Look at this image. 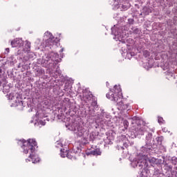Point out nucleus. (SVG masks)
I'll return each mask as SVG.
<instances>
[{"label": "nucleus", "mask_w": 177, "mask_h": 177, "mask_svg": "<svg viewBox=\"0 0 177 177\" xmlns=\"http://www.w3.org/2000/svg\"><path fill=\"white\" fill-rule=\"evenodd\" d=\"M22 149H24V153L27 154L28 153V150H30L31 153L29 157L32 160V162L33 164H37V162H39L40 158L38 156L34 155V152L35 151V147H37V141L35 139H28V142L25 140H22Z\"/></svg>", "instance_id": "obj_1"}, {"label": "nucleus", "mask_w": 177, "mask_h": 177, "mask_svg": "<svg viewBox=\"0 0 177 177\" xmlns=\"http://www.w3.org/2000/svg\"><path fill=\"white\" fill-rule=\"evenodd\" d=\"M135 133L136 135H145L146 136L145 145L142 147V149H145V151H149V150H151L153 149V146H154V140L151 141L153 138V134L151 133H147L146 131V128L145 127H142L140 124H138L137 127L135 126Z\"/></svg>", "instance_id": "obj_2"}, {"label": "nucleus", "mask_w": 177, "mask_h": 177, "mask_svg": "<svg viewBox=\"0 0 177 177\" xmlns=\"http://www.w3.org/2000/svg\"><path fill=\"white\" fill-rule=\"evenodd\" d=\"M149 164L151 167H154V165H156L157 164V159L156 158H149L146 156H143L142 158L139 159L138 161L132 162V165L139 167L140 169H142V168L146 169Z\"/></svg>", "instance_id": "obj_3"}, {"label": "nucleus", "mask_w": 177, "mask_h": 177, "mask_svg": "<svg viewBox=\"0 0 177 177\" xmlns=\"http://www.w3.org/2000/svg\"><path fill=\"white\" fill-rule=\"evenodd\" d=\"M55 62H59V54L56 53H48L45 59L41 61V64L44 67H48V68H53L56 63Z\"/></svg>", "instance_id": "obj_4"}, {"label": "nucleus", "mask_w": 177, "mask_h": 177, "mask_svg": "<svg viewBox=\"0 0 177 177\" xmlns=\"http://www.w3.org/2000/svg\"><path fill=\"white\" fill-rule=\"evenodd\" d=\"M122 96V92L120 86L115 85L113 87V91H111L106 95L107 99H111L113 102H117L121 99Z\"/></svg>", "instance_id": "obj_5"}, {"label": "nucleus", "mask_w": 177, "mask_h": 177, "mask_svg": "<svg viewBox=\"0 0 177 177\" xmlns=\"http://www.w3.org/2000/svg\"><path fill=\"white\" fill-rule=\"evenodd\" d=\"M7 97L9 100H15V102L17 103V106H22L24 107V104L23 103V101H21V96L16 92H12L10 93L9 95H7Z\"/></svg>", "instance_id": "obj_6"}, {"label": "nucleus", "mask_w": 177, "mask_h": 177, "mask_svg": "<svg viewBox=\"0 0 177 177\" xmlns=\"http://www.w3.org/2000/svg\"><path fill=\"white\" fill-rule=\"evenodd\" d=\"M111 32L112 35L115 36V37H113V39H118V41H121V39L124 38L122 28H118L114 26L113 28H111Z\"/></svg>", "instance_id": "obj_7"}, {"label": "nucleus", "mask_w": 177, "mask_h": 177, "mask_svg": "<svg viewBox=\"0 0 177 177\" xmlns=\"http://www.w3.org/2000/svg\"><path fill=\"white\" fill-rule=\"evenodd\" d=\"M44 35L48 38L46 41V47L48 46L50 47V49H52V46H53V45H56L55 37H53V35H52V33H50L49 31L46 32Z\"/></svg>", "instance_id": "obj_8"}, {"label": "nucleus", "mask_w": 177, "mask_h": 177, "mask_svg": "<svg viewBox=\"0 0 177 177\" xmlns=\"http://www.w3.org/2000/svg\"><path fill=\"white\" fill-rule=\"evenodd\" d=\"M11 46L12 48H21L23 46V40L21 39H15L11 41Z\"/></svg>", "instance_id": "obj_9"}, {"label": "nucleus", "mask_w": 177, "mask_h": 177, "mask_svg": "<svg viewBox=\"0 0 177 177\" xmlns=\"http://www.w3.org/2000/svg\"><path fill=\"white\" fill-rule=\"evenodd\" d=\"M120 3H127V5L122 4L123 10H127L129 8V0H118Z\"/></svg>", "instance_id": "obj_10"}, {"label": "nucleus", "mask_w": 177, "mask_h": 177, "mask_svg": "<svg viewBox=\"0 0 177 177\" xmlns=\"http://www.w3.org/2000/svg\"><path fill=\"white\" fill-rule=\"evenodd\" d=\"M156 142H154V146H161L162 145V140H164L163 136H158L156 138Z\"/></svg>", "instance_id": "obj_11"}, {"label": "nucleus", "mask_w": 177, "mask_h": 177, "mask_svg": "<svg viewBox=\"0 0 177 177\" xmlns=\"http://www.w3.org/2000/svg\"><path fill=\"white\" fill-rule=\"evenodd\" d=\"M89 154H92L93 156H102V151H100V149L97 148L93 151H91Z\"/></svg>", "instance_id": "obj_12"}, {"label": "nucleus", "mask_w": 177, "mask_h": 177, "mask_svg": "<svg viewBox=\"0 0 177 177\" xmlns=\"http://www.w3.org/2000/svg\"><path fill=\"white\" fill-rule=\"evenodd\" d=\"M77 136H80L81 138V136H84V133H85V129L82 128V127H79L77 129Z\"/></svg>", "instance_id": "obj_13"}, {"label": "nucleus", "mask_w": 177, "mask_h": 177, "mask_svg": "<svg viewBox=\"0 0 177 177\" xmlns=\"http://www.w3.org/2000/svg\"><path fill=\"white\" fill-rule=\"evenodd\" d=\"M142 13L145 16H147V15H150V13H151V9H150V8H149L147 7H145L142 10Z\"/></svg>", "instance_id": "obj_14"}, {"label": "nucleus", "mask_w": 177, "mask_h": 177, "mask_svg": "<svg viewBox=\"0 0 177 177\" xmlns=\"http://www.w3.org/2000/svg\"><path fill=\"white\" fill-rule=\"evenodd\" d=\"M61 153V157H62L63 158H64V157H67V154L68 153V151H67V149H62L60 150Z\"/></svg>", "instance_id": "obj_15"}, {"label": "nucleus", "mask_w": 177, "mask_h": 177, "mask_svg": "<svg viewBox=\"0 0 177 177\" xmlns=\"http://www.w3.org/2000/svg\"><path fill=\"white\" fill-rule=\"evenodd\" d=\"M132 32H133V34H135L136 35H140L141 31L138 28H132Z\"/></svg>", "instance_id": "obj_16"}, {"label": "nucleus", "mask_w": 177, "mask_h": 177, "mask_svg": "<svg viewBox=\"0 0 177 177\" xmlns=\"http://www.w3.org/2000/svg\"><path fill=\"white\" fill-rule=\"evenodd\" d=\"M171 163H173L174 165H177V158L174 156L171 159Z\"/></svg>", "instance_id": "obj_17"}, {"label": "nucleus", "mask_w": 177, "mask_h": 177, "mask_svg": "<svg viewBox=\"0 0 177 177\" xmlns=\"http://www.w3.org/2000/svg\"><path fill=\"white\" fill-rule=\"evenodd\" d=\"M143 56L145 57H149L150 56V52H149L147 50H145L143 51Z\"/></svg>", "instance_id": "obj_18"}, {"label": "nucleus", "mask_w": 177, "mask_h": 177, "mask_svg": "<svg viewBox=\"0 0 177 177\" xmlns=\"http://www.w3.org/2000/svg\"><path fill=\"white\" fill-rule=\"evenodd\" d=\"M132 120H133L132 124H135V122H136V124H138V121H139V117L134 116L132 118Z\"/></svg>", "instance_id": "obj_19"}, {"label": "nucleus", "mask_w": 177, "mask_h": 177, "mask_svg": "<svg viewBox=\"0 0 177 177\" xmlns=\"http://www.w3.org/2000/svg\"><path fill=\"white\" fill-rule=\"evenodd\" d=\"M9 86H3V92H9Z\"/></svg>", "instance_id": "obj_20"}, {"label": "nucleus", "mask_w": 177, "mask_h": 177, "mask_svg": "<svg viewBox=\"0 0 177 177\" xmlns=\"http://www.w3.org/2000/svg\"><path fill=\"white\" fill-rule=\"evenodd\" d=\"M95 139V133H91L89 134V140H93Z\"/></svg>", "instance_id": "obj_21"}, {"label": "nucleus", "mask_w": 177, "mask_h": 177, "mask_svg": "<svg viewBox=\"0 0 177 177\" xmlns=\"http://www.w3.org/2000/svg\"><path fill=\"white\" fill-rule=\"evenodd\" d=\"M158 122L160 124H164V119L161 117L158 118Z\"/></svg>", "instance_id": "obj_22"}, {"label": "nucleus", "mask_w": 177, "mask_h": 177, "mask_svg": "<svg viewBox=\"0 0 177 177\" xmlns=\"http://www.w3.org/2000/svg\"><path fill=\"white\" fill-rule=\"evenodd\" d=\"M118 104H120V109H122V110H124L125 107H127V105H122L123 103L120 101L119 102V103H118Z\"/></svg>", "instance_id": "obj_23"}, {"label": "nucleus", "mask_w": 177, "mask_h": 177, "mask_svg": "<svg viewBox=\"0 0 177 177\" xmlns=\"http://www.w3.org/2000/svg\"><path fill=\"white\" fill-rule=\"evenodd\" d=\"M25 47L26 48V49H30V48H31V43L27 41L25 45Z\"/></svg>", "instance_id": "obj_24"}, {"label": "nucleus", "mask_w": 177, "mask_h": 177, "mask_svg": "<svg viewBox=\"0 0 177 177\" xmlns=\"http://www.w3.org/2000/svg\"><path fill=\"white\" fill-rule=\"evenodd\" d=\"M91 106H93V107H97V102H96V101H93L92 102H91Z\"/></svg>", "instance_id": "obj_25"}, {"label": "nucleus", "mask_w": 177, "mask_h": 177, "mask_svg": "<svg viewBox=\"0 0 177 177\" xmlns=\"http://www.w3.org/2000/svg\"><path fill=\"white\" fill-rule=\"evenodd\" d=\"M165 167H166V168H168V169L172 170V165H168V163H166L165 165Z\"/></svg>", "instance_id": "obj_26"}, {"label": "nucleus", "mask_w": 177, "mask_h": 177, "mask_svg": "<svg viewBox=\"0 0 177 177\" xmlns=\"http://www.w3.org/2000/svg\"><path fill=\"white\" fill-rule=\"evenodd\" d=\"M92 97H93V95L92 93H88V95L86 96V99H88V100L92 99Z\"/></svg>", "instance_id": "obj_27"}, {"label": "nucleus", "mask_w": 177, "mask_h": 177, "mask_svg": "<svg viewBox=\"0 0 177 177\" xmlns=\"http://www.w3.org/2000/svg\"><path fill=\"white\" fill-rule=\"evenodd\" d=\"M127 148H128V145L127 144V142L123 143V147H122L121 149L124 150V149H127Z\"/></svg>", "instance_id": "obj_28"}, {"label": "nucleus", "mask_w": 177, "mask_h": 177, "mask_svg": "<svg viewBox=\"0 0 177 177\" xmlns=\"http://www.w3.org/2000/svg\"><path fill=\"white\" fill-rule=\"evenodd\" d=\"M133 21H134L133 19H128L129 24H133Z\"/></svg>", "instance_id": "obj_29"}, {"label": "nucleus", "mask_w": 177, "mask_h": 177, "mask_svg": "<svg viewBox=\"0 0 177 177\" xmlns=\"http://www.w3.org/2000/svg\"><path fill=\"white\" fill-rule=\"evenodd\" d=\"M67 158H69V160H71L73 158V156H71L68 152L66 154Z\"/></svg>", "instance_id": "obj_30"}, {"label": "nucleus", "mask_w": 177, "mask_h": 177, "mask_svg": "<svg viewBox=\"0 0 177 177\" xmlns=\"http://www.w3.org/2000/svg\"><path fill=\"white\" fill-rule=\"evenodd\" d=\"M124 125H127V124H128V122L127 121H124Z\"/></svg>", "instance_id": "obj_31"}, {"label": "nucleus", "mask_w": 177, "mask_h": 177, "mask_svg": "<svg viewBox=\"0 0 177 177\" xmlns=\"http://www.w3.org/2000/svg\"><path fill=\"white\" fill-rule=\"evenodd\" d=\"M58 145H59V146H63V144L62 143H58Z\"/></svg>", "instance_id": "obj_32"}, {"label": "nucleus", "mask_w": 177, "mask_h": 177, "mask_svg": "<svg viewBox=\"0 0 177 177\" xmlns=\"http://www.w3.org/2000/svg\"><path fill=\"white\" fill-rule=\"evenodd\" d=\"M63 50H64V48H62L61 50H60V52H63Z\"/></svg>", "instance_id": "obj_33"}, {"label": "nucleus", "mask_w": 177, "mask_h": 177, "mask_svg": "<svg viewBox=\"0 0 177 177\" xmlns=\"http://www.w3.org/2000/svg\"><path fill=\"white\" fill-rule=\"evenodd\" d=\"M6 50H7V52H9V48H6Z\"/></svg>", "instance_id": "obj_34"}, {"label": "nucleus", "mask_w": 177, "mask_h": 177, "mask_svg": "<svg viewBox=\"0 0 177 177\" xmlns=\"http://www.w3.org/2000/svg\"><path fill=\"white\" fill-rule=\"evenodd\" d=\"M118 1V3H120V1H118V0H117Z\"/></svg>", "instance_id": "obj_35"}, {"label": "nucleus", "mask_w": 177, "mask_h": 177, "mask_svg": "<svg viewBox=\"0 0 177 177\" xmlns=\"http://www.w3.org/2000/svg\"><path fill=\"white\" fill-rule=\"evenodd\" d=\"M175 53H175V52H174V53H172V55H175Z\"/></svg>", "instance_id": "obj_36"}, {"label": "nucleus", "mask_w": 177, "mask_h": 177, "mask_svg": "<svg viewBox=\"0 0 177 177\" xmlns=\"http://www.w3.org/2000/svg\"><path fill=\"white\" fill-rule=\"evenodd\" d=\"M2 71V69L0 68V73Z\"/></svg>", "instance_id": "obj_37"}, {"label": "nucleus", "mask_w": 177, "mask_h": 177, "mask_svg": "<svg viewBox=\"0 0 177 177\" xmlns=\"http://www.w3.org/2000/svg\"><path fill=\"white\" fill-rule=\"evenodd\" d=\"M172 75H173V74H172V73H171V77H172Z\"/></svg>", "instance_id": "obj_38"}, {"label": "nucleus", "mask_w": 177, "mask_h": 177, "mask_svg": "<svg viewBox=\"0 0 177 177\" xmlns=\"http://www.w3.org/2000/svg\"><path fill=\"white\" fill-rule=\"evenodd\" d=\"M1 84H2V83L0 82V86H1Z\"/></svg>", "instance_id": "obj_39"}, {"label": "nucleus", "mask_w": 177, "mask_h": 177, "mask_svg": "<svg viewBox=\"0 0 177 177\" xmlns=\"http://www.w3.org/2000/svg\"><path fill=\"white\" fill-rule=\"evenodd\" d=\"M75 131H77V129H75Z\"/></svg>", "instance_id": "obj_40"}]
</instances>
